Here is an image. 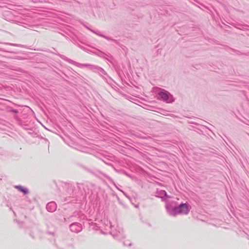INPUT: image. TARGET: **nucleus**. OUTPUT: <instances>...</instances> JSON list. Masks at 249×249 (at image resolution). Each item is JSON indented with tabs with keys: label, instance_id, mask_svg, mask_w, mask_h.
<instances>
[{
	"label": "nucleus",
	"instance_id": "nucleus-1",
	"mask_svg": "<svg viewBox=\"0 0 249 249\" xmlns=\"http://www.w3.org/2000/svg\"><path fill=\"white\" fill-rule=\"evenodd\" d=\"M175 213L187 214L189 212V205L186 203L180 204L178 207L175 208Z\"/></svg>",
	"mask_w": 249,
	"mask_h": 249
},
{
	"label": "nucleus",
	"instance_id": "nucleus-2",
	"mask_svg": "<svg viewBox=\"0 0 249 249\" xmlns=\"http://www.w3.org/2000/svg\"><path fill=\"white\" fill-rule=\"evenodd\" d=\"M56 208V205L54 203L51 202L47 204V209L50 212H53Z\"/></svg>",
	"mask_w": 249,
	"mask_h": 249
},
{
	"label": "nucleus",
	"instance_id": "nucleus-3",
	"mask_svg": "<svg viewBox=\"0 0 249 249\" xmlns=\"http://www.w3.org/2000/svg\"><path fill=\"white\" fill-rule=\"evenodd\" d=\"M159 95L163 100H166L168 98V94L166 92H161L159 93Z\"/></svg>",
	"mask_w": 249,
	"mask_h": 249
},
{
	"label": "nucleus",
	"instance_id": "nucleus-4",
	"mask_svg": "<svg viewBox=\"0 0 249 249\" xmlns=\"http://www.w3.org/2000/svg\"><path fill=\"white\" fill-rule=\"evenodd\" d=\"M19 191H20L21 192H22L23 193H24V194H26L27 193V191L24 190V189L22 188V187L21 186H18L17 187Z\"/></svg>",
	"mask_w": 249,
	"mask_h": 249
}]
</instances>
